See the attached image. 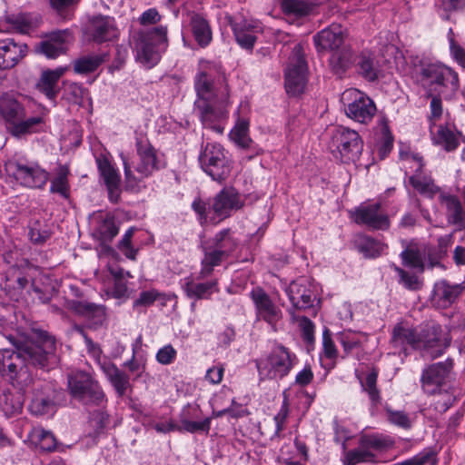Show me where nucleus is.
Instances as JSON below:
<instances>
[{
    "mask_svg": "<svg viewBox=\"0 0 465 465\" xmlns=\"http://www.w3.org/2000/svg\"><path fill=\"white\" fill-rule=\"evenodd\" d=\"M7 339L15 351L0 350V375L23 394L32 386L29 409L34 415L53 411L62 392L50 381H34L29 368L49 371L57 363L54 337L33 330L31 335L10 334Z\"/></svg>",
    "mask_w": 465,
    "mask_h": 465,
    "instance_id": "1",
    "label": "nucleus"
},
{
    "mask_svg": "<svg viewBox=\"0 0 465 465\" xmlns=\"http://www.w3.org/2000/svg\"><path fill=\"white\" fill-rule=\"evenodd\" d=\"M415 79L425 95L440 94L444 99H450L460 88L458 74L441 64H421L415 72Z\"/></svg>",
    "mask_w": 465,
    "mask_h": 465,
    "instance_id": "2",
    "label": "nucleus"
},
{
    "mask_svg": "<svg viewBox=\"0 0 465 465\" xmlns=\"http://www.w3.org/2000/svg\"><path fill=\"white\" fill-rule=\"evenodd\" d=\"M243 206L240 194L232 187H224L208 203L200 198L192 203L193 210L199 215L201 223H216L229 218Z\"/></svg>",
    "mask_w": 465,
    "mask_h": 465,
    "instance_id": "3",
    "label": "nucleus"
},
{
    "mask_svg": "<svg viewBox=\"0 0 465 465\" xmlns=\"http://www.w3.org/2000/svg\"><path fill=\"white\" fill-rule=\"evenodd\" d=\"M135 148L138 156V162L134 166L139 177H136L132 171L127 159L122 154L124 163V180L126 190H134L138 187L139 183L151 176L154 172L163 167V164L157 156V152L151 144L146 135L140 134L135 139Z\"/></svg>",
    "mask_w": 465,
    "mask_h": 465,
    "instance_id": "4",
    "label": "nucleus"
},
{
    "mask_svg": "<svg viewBox=\"0 0 465 465\" xmlns=\"http://www.w3.org/2000/svg\"><path fill=\"white\" fill-rule=\"evenodd\" d=\"M67 387L72 398L88 410L103 408L107 401L99 382L86 371H76L70 373L67 376Z\"/></svg>",
    "mask_w": 465,
    "mask_h": 465,
    "instance_id": "5",
    "label": "nucleus"
},
{
    "mask_svg": "<svg viewBox=\"0 0 465 465\" xmlns=\"http://www.w3.org/2000/svg\"><path fill=\"white\" fill-rule=\"evenodd\" d=\"M167 27L159 25L151 29L140 30L134 36L137 58L148 66L156 64L161 53L167 47Z\"/></svg>",
    "mask_w": 465,
    "mask_h": 465,
    "instance_id": "6",
    "label": "nucleus"
},
{
    "mask_svg": "<svg viewBox=\"0 0 465 465\" xmlns=\"http://www.w3.org/2000/svg\"><path fill=\"white\" fill-rule=\"evenodd\" d=\"M329 148L335 159L349 163L359 159L363 150V141L356 131L341 125L335 126L331 131Z\"/></svg>",
    "mask_w": 465,
    "mask_h": 465,
    "instance_id": "7",
    "label": "nucleus"
},
{
    "mask_svg": "<svg viewBox=\"0 0 465 465\" xmlns=\"http://www.w3.org/2000/svg\"><path fill=\"white\" fill-rule=\"evenodd\" d=\"M199 162L203 170L213 181L222 183L225 181L232 171V161L228 152L217 143H207L199 155Z\"/></svg>",
    "mask_w": 465,
    "mask_h": 465,
    "instance_id": "8",
    "label": "nucleus"
},
{
    "mask_svg": "<svg viewBox=\"0 0 465 465\" xmlns=\"http://www.w3.org/2000/svg\"><path fill=\"white\" fill-rule=\"evenodd\" d=\"M308 65L301 45H296L289 57L285 69V89L292 96L300 95L304 92L307 84Z\"/></svg>",
    "mask_w": 465,
    "mask_h": 465,
    "instance_id": "9",
    "label": "nucleus"
},
{
    "mask_svg": "<svg viewBox=\"0 0 465 465\" xmlns=\"http://www.w3.org/2000/svg\"><path fill=\"white\" fill-rule=\"evenodd\" d=\"M295 361V354L291 353L283 345H277L266 359L257 362V368L261 376L267 379H282L291 371Z\"/></svg>",
    "mask_w": 465,
    "mask_h": 465,
    "instance_id": "10",
    "label": "nucleus"
},
{
    "mask_svg": "<svg viewBox=\"0 0 465 465\" xmlns=\"http://www.w3.org/2000/svg\"><path fill=\"white\" fill-rule=\"evenodd\" d=\"M418 342V351L432 359L440 357L450 345V340L444 336L441 326L433 322L420 327Z\"/></svg>",
    "mask_w": 465,
    "mask_h": 465,
    "instance_id": "11",
    "label": "nucleus"
},
{
    "mask_svg": "<svg viewBox=\"0 0 465 465\" xmlns=\"http://www.w3.org/2000/svg\"><path fill=\"white\" fill-rule=\"evenodd\" d=\"M342 99L352 100L345 108L348 117L365 124L372 119L376 112L373 101L356 89L348 90L343 94Z\"/></svg>",
    "mask_w": 465,
    "mask_h": 465,
    "instance_id": "12",
    "label": "nucleus"
},
{
    "mask_svg": "<svg viewBox=\"0 0 465 465\" xmlns=\"http://www.w3.org/2000/svg\"><path fill=\"white\" fill-rule=\"evenodd\" d=\"M453 369V361L447 359L429 365L423 370L420 381L423 391L428 394H435L447 382Z\"/></svg>",
    "mask_w": 465,
    "mask_h": 465,
    "instance_id": "13",
    "label": "nucleus"
},
{
    "mask_svg": "<svg viewBox=\"0 0 465 465\" xmlns=\"http://www.w3.org/2000/svg\"><path fill=\"white\" fill-rule=\"evenodd\" d=\"M14 178L27 188L42 189L49 180V173L36 163L15 162L11 164Z\"/></svg>",
    "mask_w": 465,
    "mask_h": 465,
    "instance_id": "14",
    "label": "nucleus"
},
{
    "mask_svg": "<svg viewBox=\"0 0 465 465\" xmlns=\"http://www.w3.org/2000/svg\"><path fill=\"white\" fill-rule=\"evenodd\" d=\"M68 308L85 319L88 329L96 331L106 322V308L104 305L73 300L69 302Z\"/></svg>",
    "mask_w": 465,
    "mask_h": 465,
    "instance_id": "15",
    "label": "nucleus"
},
{
    "mask_svg": "<svg viewBox=\"0 0 465 465\" xmlns=\"http://www.w3.org/2000/svg\"><path fill=\"white\" fill-rule=\"evenodd\" d=\"M72 38V33L68 29L50 32L35 45V52L54 59L66 52V45Z\"/></svg>",
    "mask_w": 465,
    "mask_h": 465,
    "instance_id": "16",
    "label": "nucleus"
},
{
    "mask_svg": "<svg viewBox=\"0 0 465 465\" xmlns=\"http://www.w3.org/2000/svg\"><path fill=\"white\" fill-rule=\"evenodd\" d=\"M228 95L218 101L216 98L208 101H196L195 106L200 113L201 120L205 127H209L217 133H223V129L215 124V122L224 117L225 105L227 103Z\"/></svg>",
    "mask_w": 465,
    "mask_h": 465,
    "instance_id": "17",
    "label": "nucleus"
},
{
    "mask_svg": "<svg viewBox=\"0 0 465 465\" xmlns=\"http://www.w3.org/2000/svg\"><path fill=\"white\" fill-rule=\"evenodd\" d=\"M196 277L188 276L181 281V286L185 295L193 300L210 299L211 296L219 292L217 279H213L207 282H201Z\"/></svg>",
    "mask_w": 465,
    "mask_h": 465,
    "instance_id": "18",
    "label": "nucleus"
},
{
    "mask_svg": "<svg viewBox=\"0 0 465 465\" xmlns=\"http://www.w3.org/2000/svg\"><path fill=\"white\" fill-rule=\"evenodd\" d=\"M202 411L198 405L187 404L179 415L181 429L190 433L204 432L208 434L211 429L212 418L199 420Z\"/></svg>",
    "mask_w": 465,
    "mask_h": 465,
    "instance_id": "19",
    "label": "nucleus"
},
{
    "mask_svg": "<svg viewBox=\"0 0 465 465\" xmlns=\"http://www.w3.org/2000/svg\"><path fill=\"white\" fill-rule=\"evenodd\" d=\"M286 293L292 303L289 312L294 318V310L305 311L313 306L314 294L302 281H293L286 289Z\"/></svg>",
    "mask_w": 465,
    "mask_h": 465,
    "instance_id": "20",
    "label": "nucleus"
},
{
    "mask_svg": "<svg viewBox=\"0 0 465 465\" xmlns=\"http://www.w3.org/2000/svg\"><path fill=\"white\" fill-rule=\"evenodd\" d=\"M96 162L100 176L108 191V198L111 203H117L121 197V176L106 157L98 158Z\"/></svg>",
    "mask_w": 465,
    "mask_h": 465,
    "instance_id": "21",
    "label": "nucleus"
},
{
    "mask_svg": "<svg viewBox=\"0 0 465 465\" xmlns=\"http://www.w3.org/2000/svg\"><path fill=\"white\" fill-rule=\"evenodd\" d=\"M381 204L373 203L366 206H360L354 213V220L359 224H364L376 230L389 228V218L381 213Z\"/></svg>",
    "mask_w": 465,
    "mask_h": 465,
    "instance_id": "22",
    "label": "nucleus"
},
{
    "mask_svg": "<svg viewBox=\"0 0 465 465\" xmlns=\"http://www.w3.org/2000/svg\"><path fill=\"white\" fill-rule=\"evenodd\" d=\"M465 290V282L450 284L442 280L435 283L432 302L439 308H448L459 298Z\"/></svg>",
    "mask_w": 465,
    "mask_h": 465,
    "instance_id": "23",
    "label": "nucleus"
},
{
    "mask_svg": "<svg viewBox=\"0 0 465 465\" xmlns=\"http://www.w3.org/2000/svg\"><path fill=\"white\" fill-rule=\"evenodd\" d=\"M88 33L94 42L101 44L111 41L116 37L117 29L113 18L104 15H97L90 20Z\"/></svg>",
    "mask_w": 465,
    "mask_h": 465,
    "instance_id": "24",
    "label": "nucleus"
},
{
    "mask_svg": "<svg viewBox=\"0 0 465 465\" xmlns=\"http://www.w3.org/2000/svg\"><path fill=\"white\" fill-rule=\"evenodd\" d=\"M313 40L318 51L331 50L333 52L345 46L342 28L337 24H332L316 34Z\"/></svg>",
    "mask_w": 465,
    "mask_h": 465,
    "instance_id": "25",
    "label": "nucleus"
},
{
    "mask_svg": "<svg viewBox=\"0 0 465 465\" xmlns=\"http://www.w3.org/2000/svg\"><path fill=\"white\" fill-rule=\"evenodd\" d=\"M259 315L268 323L273 324L281 318V311L274 305L270 296L262 288H255L251 292Z\"/></svg>",
    "mask_w": 465,
    "mask_h": 465,
    "instance_id": "26",
    "label": "nucleus"
},
{
    "mask_svg": "<svg viewBox=\"0 0 465 465\" xmlns=\"http://www.w3.org/2000/svg\"><path fill=\"white\" fill-rule=\"evenodd\" d=\"M27 45L14 39L0 40V69L13 68L26 54Z\"/></svg>",
    "mask_w": 465,
    "mask_h": 465,
    "instance_id": "27",
    "label": "nucleus"
},
{
    "mask_svg": "<svg viewBox=\"0 0 465 465\" xmlns=\"http://www.w3.org/2000/svg\"><path fill=\"white\" fill-rule=\"evenodd\" d=\"M230 25L237 44L246 50H252L257 40L255 33L259 31L258 26L244 19L240 22L231 20Z\"/></svg>",
    "mask_w": 465,
    "mask_h": 465,
    "instance_id": "28",
    "label": "nucleus"
},
{
    "mask_svg": "<svg viewBox=\"0 0 465 465\" xmlns=\"http://www.w3.org/2000/svg\"><path fill=\"white\" fill-rule=\"evenodd\" d=\"M232 252L230 250H223V246L206 247L204 248V256L201 262V271L198 273V280H203L209 277L213 268L219 266L224 259H226Z\"/></svg>",
    "mask_w": 465,
    "mask_h": 465,
    "instance_id": "29",
    "label": "nucleus"
},
{
    "mask_svg": "<svg viewBox=\"0 0 465 465\" xmlns=\"http://www.w3.org/2000/svg\"><path fill=\"white\" fill-rule=\"evenodd\" d=\"M10 134L17 138L44 132L45 129V120L44 114H38L32 117H23L8 127Z\"/></svg>",
    "mask_w": 465,
    "mask_h": 465,
    "instance_id": "30",
    "label": "nucleus"
},
{
    "mask_svg": "<svg viewBox=\"0 0 465 465\" xmlns=\"http://www.w3.org/2000/svg\"><path fill=\"white\" fill-rule=\"evenodd\" d=\"M64 74V68H56L54 70L47 69L43 71L39 81L36 84V88L46 95L48 99H54L60 88L58 82Z\"/></svg>",
    "mask_w": 465,
    "mask_h": 465,
    "instance_id": "31",
    "label": "nucleus"
},
{
    "mask_svg": "<svg viewBox=\"0 0 465 465\" xmlns=\"http://www.w3.org/2000/svg\"><path fill=\"white\" fill-rule=\"evenodd\" d=\"M190 26L194 40L201 47H206L213 39V33L209 22L200 14L191 13Z\"/></svg>",
    "mask_w": 465,
    "mask_h": 465,
    "instance_id": "32",
    "label": "nucleus"
},
{
    "mask_svg": "<svg viewBox=\"0 0 465 465\" xmlns=\"http://www.w3.org/2000/svg\"><path fill=\"white\" fill-rule=\"evenodd\" d=\"M419 331L415 328L405 327L402 323H398L392 330L391 342L395 348H404L408 345L413 350L419 348Z\"/></svg>",
    "mask_w": 465,
    "mask_h": 465,
    "instance_id": "33",
    "label": "nucleus"
},
{
    "mask_svg": "<svg viewBox=\"0 0 465 465\" xmlns=\"http://www.w3.org/2000/svg\"><path fill=\"white\" fill-rule=\"evenodd\" d=\"M330 66L335 74L341 75L353 63L352 50L345 45L332 52Z\"/></svg>",
    "mask_w": 465,
    "mask_h": 465,
    "instance_id": "34",
    "label": "nucleus"
},
{
    "mask_svg": "<svg viewBox=\"0 0 465 465\" xmlns=\"http://www.w3.org/2000/svg\"><path fill=\"white\" fill-rule=\"evenodd\" d=\"M0 114L9 123V126L25 117V110L23 105L9 96L0 99Z\"/></svg>",
    "mask_w": 465,
    "mask_h": 465,
    "instance_id": "35",
    "label": "nucleus"
},
{
    "mask_svg": "<svg viewBox=\"0 0 465 465\" xmlns=\"http://www.w3.org/2000/svg\"><path fill=\"white\" fill-rule=\"evenodd\" d=\"M108 58L107 54L83 55L73 62L74 73L87 74L94 72Z\"/></svg>",
    "mask_w": 465,
    "mask_h": 465,
    "instance_id": "36",
    "label": "nucleus"
},
{
    "mask_svg": "<svg viewBox=\"0 0 465 465\" xmlns=\"http://www.w3.org/2000/svg\"><path fill=\"white\" fill-rule=\"evenodd\" d=\"M104 371L118 396H124L130 386L129 375L119 370L114 364L104 367Z\"/></svg>",
    "mask_w": 465,
    "mask_h": 465,
    "instance_id": "37",
    "label": "nucleus"
},
{
    "mask_svg": "<svg viewBox=\"0 0 465 465\" xmlns=\"http://www.w3.org/2000/svg\"><path fill=\"white\" fill-rule=\"evenodd\" d=\"M442 202L446 205L449 221L455 225L464 227L465 213L458 197L454 195H444L442 196Z\"/></svg>",
    "mask_w": 465,
    "mask_h": 465,
    "instance_id": "38",
    "label": "nucleus"
},
{
    "mask_svg": "<svg viewBox=\"0 0 465 465\" xmlns=\"http://www.w3.org/2000/svg\"><path fill=\"white\" fill-rule=\"evenodd\" d=\"M357 72L364 79L373 82L378 78V64L372 55L361 53L357 61Z\"/></svg>",
    "mask_w": 465,
    "mask_h": 465,
    "instance_id": "39",
    "label": "nucleus"
},
{
    "mask_svg": "<svg viewBox=\"0 0 465 465\" xmlns=\"http://www.w3.org/2000/svg\"><path fill=\"white\" fill-rule=\"evenodd\" d=\"M230 138L241 148H251L253 142L249 136V121L239 118L230 133Z\"/></svg>",
    "mask_w": 465,
    "mask_h": 465,
    "instance_id": "40",
    "label": "nucleus"
},
{
    "mask_svg": "<svg viewBox=\"0 0 465 465\" xmlns=\"http://www.w3.org/2000/svg\"><path fill=\"white\" fill-rule=\"evenodd\" d=\"M410 184L420 194L432 198L440 188L434 183L430 176L420 175V173H415L409 178Z\"/></svg>",
    "mask_w": 465,
    "mask_h": 465,
    "instance_id": "41",
    "label": "nucleus"
},
{
    "mask_svg": "<svg viewBox=\"0 0 465 465\" xmlns=\"http://www.w3.org/2000/svg\"><path fill=\"white\" fill-rule=\"evenodd\" d=\"M376 456L371 450H365L359 445L358 448L345 451L342 459L343 465H356L361 462L375 463Z\"/></svg>",
    "mask_w": 465,
    "mask_h": 465,
    "instance_id": "42",
    "label": "nucleus"
},
{
    "mask_svg": "<svg viewBox=\"0 0 465 465\" xmlns=\"http://www.w3.org/2000/svg\"><path fill=\"white\" fill-rule=\"evenodd\" d=\"M356 246L358 251L367 258L379 256L384 248V245L379 241L368 236H362L357 239Z\"/></svg>",
    "mask_w": 465,
    "mask_h": 465,
    "instance_id": "43",
    "label": "nucleus"
},
{
    "mask_svg": "<svg viewBox=\"0 0 465 465\" xmlns=\"http://www.w3.org/2000/svg\"><path fill=\"white\" fill-rule=\"evenodd\" d=\"M280 5L287 15L301 17L312 11V5L304 0H280Z\"/></svg>",
    "mask_w": 465,
    "mask_h": 465,
    "instance_id": "44",
    "label": "nucleus"
},
{
    "mask_svg": "<svg viewBox=\"0 0 465 465\" xmlns=\"http://www.w3.org/2000/svg\"><path fill=\"white\" fill-rule=\"evenodd\" d=\"M433 140L435 143L444 147L446 151L455 150L459 144V139L456 134L448 127L440 125Z\"/></svg>",
    "mask_w": 465,
    "mask_h": 465,
    "instance_id": "45",
    "label": "nucleus"
},
{
    "mask_svg": "<svg viewBox=\"0 0 465 465\" xmlns=\"http://www.w3.org/2000/svg\"><path fill=\"white\" fill-rule=\"evenodd\" d=\"M194 85L198 95L197 101H208L216 98L213 94L212 82L206 73L201 72L196 75Z\"/></svg>",
    "mask_w": 465,
    "mask_h": 465,
    "instance_id": "46",
    "label": "nucleus"
},
{
    "mask_svg": "<svg viewBox=\"0 0 465 465\" xmlns=\"http://www.w3.org/2000/svg\"><path fill=\"white\" fill-rule=\"evenodd\" d=\"M402 263L405 266L417 269L418 272H423L425 269L423 256L419 249L408 247L401 253Z\"/></svg>",
    "mask_w": 465,
    "mask_h": 465,
    "instance_id": "47",
    "label": "nucleus"
},
{
    "mask_svg": "<svg viewBox=\"0 0 465 465\" xmlns=\"http://www.w3.org/2000/svg\"><path fill=\"white\" fill-rule=\"evenodd\" d=\"M51 234L48 225L39 220L35 221L29 226L28 236L34 244H44L51 237Z\"/></svg>",
    "mask_w": 465,
    "mask_h": 465,
    "instance_id": "48",
    "label": "nucleus"
},
{
    "mask_svg": "<svg viewBox=\"0 0 465 465\" xmlns=\"http://www.w3.org/2000/svg\"><path fill=\"white\" fill-rule=\"evenodd\" d=\"M68 169L65 166H60L57 175L51 181L50 192L59 193L64 198L69 197V184L67 180Z\"/></svg>",
    "mask_w": 465,
    "mask_h": 465,
    "instance_id": "49",
    "label": "nucleus"
},
{
    "mask_svg": "<svg viewBox=\"0 0 465 465\" xmlns=\"http://www.w3.org/2000/svg\"><path fill=\"white\" fill-rule=\"evenodd\" d=\"M377 378L378 374L373 371L367 374L364 381H361L362 390L368 393L370 400L375 405L381 401L380 391L377 388Z\"/></svg>",
    "mask_w": 465,
    "mask_h": 465,
    "instance_id": "50",
    "label": "nucleus"
},
{
    "mask_svg": "<svg viewBox=\"0 0 465 465\" xmlns=\"http://www.w3.org/2000/svg\"><path fill=\"white\" fill-rule=\"evenodd\" d=\"M34 437L37 440L39 448L45 451L51 452L56 448V439L52 432L39 429L34 431Z\"/></svg>",
    "mask_w": 465,
    "mask_h": 465,
    "instance_id": "51",
    "label": "nucleus"
},
{
    "mask_svg": "<svg viewBox=\"0 0 465 465\" xmlns=\"http://www.w3.org/2000/svg\"><path fill=\"white\" fill-rule=\"evenodd\" d=\"M394 270L399 274L400 283L406 289L410 291H419L422 288L423 282L417 275L411 274L398 266H394Z\"/></svg>",
    "mask_w": 465,
    "mask_h": 465,
    "instance_id": "52",
    "label": "nucleus"
},
{
    "mask_svg": "<svg viewBox=\"0 0 465 465\" xmlns=\"http://www.w3.org/2000/svg\"><path fill=\"white\" fill-rule=\"evenodd\" d=\"M134 231L135 229L134 227L129 228L117 246L120 252L130 260H135L137 254V250L132 245V238Z\"/></svg>",
    "mask_w": 465,
    "mask_h": 465,
    "instance_id": "53",
    "label": "nucleus"
},
{
    "mask_svg": "<svg viewBox=\"0 0 465 465\" xmlns=\"http://www.w3.org/2000/svg\"><path fill=\"white\" fill-rule=\"evenodd\" d=\"M289 415V402L287 398H284L282 405L278 411V413L274 416V422H275V431L272 439L277 437H281L282 431L285 428V423L287 420Z\"/></svg>",
    "mask_w": 465,
    "mask_h": 465,
    "instance_id": "54",
    "label": "nucleus"
},
{
    "mask_svg": "<svg viewBox=\"0 0 465 465\" xmlns=\"http://www.w3.org/2000/svg\"><path fill=\"white\" fill-rule=\"evenodd\" d=\"M213 247L218 248L221 245L223 250H230L232 252L236 247L234 239L230 236V229H224L216 233L213 239Z\"/></svg>",
    "mask_w": 465,
    "mask_h": 465,
    "instance_id": "55",
    "label": "nucleus"
},
{
    "mask_svg": "<svg viewBox=\"0 0 465 465\" xmlns=\"http://www.w3.org/2000/svg\"><path fill=\"white\" fill-rule=\"evenodd\" d=\"M162 296L163 294L154 289L143 291L139 294V297L134 302L133 306L134 309L138 307H149Z\"/></svg>",
    "mask_w": 465,
    "mask_h": 465,
    "instance_id": "56",
    "label": "nucleus"
},
{
    "mask_svg": "<svg viewBox=\"0 0 465 465\" xmlns=\"http://www.w3.org/2000/svg\"><path fill=\"white\" fill-rule=\"evenodd\" d=\"M294 319H296L299 322V326L302 330L303 340L307 343H310V344L312 343L314 341V335H313L314 324H313V322L306 316H302V317H297V318L294 316Z\"/></svg>",
    "mask_w": 465,
    "mask_h": 465,
    "instance_id": "57",
    "label": "nucleus"
},
{
    "mask_svg": "<svg viewBox=\"0 0 465 465\" xmlns=\"http://www.w3.org/2000/svg\"><path fill=\"white\" fill-rule=\"evenodd\" d=\"M89 422L95 434H100L108 423V415L101 410L94 411L91 413Z\"/></svg>",
    "mask_w": 465,
    "mask_h": 465,
    "instance_id": "58",
    "label": "nucleus"
},
{
    "mask_svg": "<svg viewBox=\"0 0 465 465\" xmlns=\"http://www.w3.org/2000/svg\"><path fill=\"white\" fill-rule=\"evenodd\" d=\"M322 345L324 355L326 358L335 359L337 357V350L331 339V331L326 327L324 328L322 332Z\"/></svg>",
    "mask_w": 465,
    "mask_h": 465,
    "instance_id": "59",
    "label": "nucleus"
},
{
    "mask_svg": "<svg viewBox=\"0 0 465 465\" xmlns=\"http://www.w3.org/2000/svg\"><path fill=\"white\" fill-rule=\"evenodd\" d=\"M119 232V228L113 219H105L100 226V233L104 241H112Z\"/></svg>",
    "mask_w": 465,
    "mask_h": 465,
    "instance_id": "60",
    "label": "nucleus"
},
{
    "mask_svg": "<svg viewBox=\"0 0 465 465\" xmlns=\"http://www.w3.org/2000/svg\"><path fill=\"white\" fill-rule=\"evenodd\" d=\"M427 98H430V120H438L442 115V98L443 94H433L432 95H425Z\"/></svg>",
    "mask_w": 465,
    "mask_h": 465,
    "instance_id": "61",
    "label": "nucleus"
},
{
    "mask_svg": "<svg viewBox=\"0 0 465 465\" xmlns=\"http://www.w3.org/2000/svg\"><path fill=\"white\" fill-rule=\"evenodd\" d=\"M176 354V350L171 344H168L158 351L156 360L161 364L168 365L175 360Z\"/></svg>",
    "mask_w": 465,
    "mask_h": 465,
    "instance_id": "62",
    "label": "nucleus"
},
{
    "mask_svg": "<svg viewBox=\"0 0 465 465\" xmlns=\"http://www.w3.org/2000/svg\"><path fill=\"white\" fill-rule=\"evenodd\" d=\"M338 341L343 347L344 352L348 355L354 348L359 346V341L352 337L351 332H340L337 336Z\"/></svg>",
    "mask_w": 465,
    "mask_h": 465,
    "instance_id": "63",
    "label": "nucleus"
},
{
    "mask_svg": "<svg viewBox=\"0 0 465 465\" xmlns=\"http://www.w3.org/2000/svg\"><path fill=\"white\" fill-rule=\"evenodd\" d=\"M450 51L452 58L465 69V50L453 38H450Z\"/></svg>",
    "mask_w": 465,
    "mask_h": 465,
    "instance_id": "64",
    "label": "nucleus"
}]
</instances>
